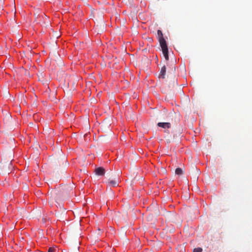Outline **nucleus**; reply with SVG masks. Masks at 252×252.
Returning a JSON list of instances; mask_svg holds the SVG:
<instances>
[{"label": "nucleus", "instance_id": "1", "mask_svg": "<svg viewBox=\"0 0 252 252\" xmlns=\"http://www.w3.org/2000/svg\"><path fill=\"white\" fill-rule=\"evenodd\" d=\"M162 53L163 54V56L166 61H168L169 60V56H168V48L166 43L164 44L163 45H160Z\"/></svg>", "mask_w": 252, "mask_h": 252}, {"label": "nucleus", "instance_id": "2", "mask_svg": "<svg viewBox=\"0 0 252 252\" xmlns=\"http://www.w3.org/2000/svg\"><path fill=\"white\" fill-rule=\"evenodd\" d=\"M157 33H158V39L159 42L160 43V45H163L164 44H166V42L165 39L163 37V35L161 31H160L159 30H158Z\"/></svg>", "mask_w": 252, "mask_h": 252}, {"label": "nucleus", "instance_id": "3", "mask_svg": "<svg viewBox=\"0 0 252 252\" xmlns=\"http://www.w3.org/2000/svg\"><path fill=\"white\" fill-rule=\"evenodd\" d=\"M10 165H11V162L7 163V164H3L2 166H1L0 168L1 169V172L3 174H7V173L9 174V171L10 170V167H9Z\"/></svg>", "mask_w": 252, "mask_h": 252}, {"label": "nucleus", "instance_id": "4", "mask_svg": "<svg viewBox=\"0 0 252 252\" xmlns=\"http://www.w3.org/2000/svg\"><path fill=\"white\" fill-rule=\"evenodd\" d=\"M96 175L98 176H103L105 174V169L102 167H99L95 169L94 170Z\"/></svg>", "mask_w": 252, "mask_h": 252}, {"label": "nucleus", "instance_id": "5", "mask_svg": "<svg viewBox=\"0 0 252 252\" xmlns=\"http://www.w3.org/2000/svg\"><path fill=\"white\" fill-rule=\"evenodd\" d=\"M158 126L163 128H169L171 127V124L170 123H158Z\"/></svg>", "mask_w": 252, "mask_h": 252}, {"label": "nucleus", "instance_id": "6", "mask_svg": "<svg viewBox=\"0 0 252 252\" xmlns=\"http://www.w3.org/2000/svg\"><path fill=\"white\" fill-rule=\"evenodd\" d=\"M118 182H119V181L118 180H109V181H108V184L109 185V186L110 187H116V186H118Z\"/></svg>", "mask_w": 252, "mask_h": 252}, {"label": "nucleus", "instance_id": "7", "mask_svg": "<svg viewBox=\"0 0 252 252\" xmlns=\"http://www.w3.org/2000/svg\"><path fill=\"white\" fill-rule=\"evenodd\" d=\"M166 74V67L165 65L162 66L160 69V73L159 75V77L164 79L165 78V76Z\"/></svg>", "mask_w": 252, "mask_h": 252}, {"label": "nucleus", "instance_id": "8", "mask_svg": "<svg viewBox=\"0 0 252 252\" xmlns=\"http://www.w3.org/2000/svg\"><path fill=\"white\" fill-rule=\"evenodd\" d=\"M175 173L177 175H181L183 174V171L182 170L181 168H177L176 170H175Z\"/></svg>", "mask_w": 252, "mask_h": 252}, {"label": "nucleus", "instance_id": "9", "mask_svg": "<svg viewBox=\"0 0 252 252\" xmlns=\"http://www.w3.org/2000/svg\"><path fill=\"white\" fill-rule=\"evenodd\" d=\"M202 252V249L201 248H195L193 250V252Z\"/></svg>", "mask_w": 252, "mask_h": 252}, {"label": "nucleus", "instance_id": "10", "mask_svg": "<svg viewBox=\"0 0 252 252\" xmlns=\"http://www.w3.org/2000/svg\"><path fill=\"white\" fill-rule=\"evenodd\" d=\"M56 249H55L54 248H50L48 249V252H56Z\"/></svg>", "mask_w": 252, "mask_h": 252}, {"label": "nucleus", "instance_id": "11", "mask_svg": "<svg viewBox=\"0 0 252 252\" xmlns=\"http://www.w3.org/2000/svg\"><path fill=\"white\" fill-rule=\"evenodd\" d=\"M57 195H60V193H59L58 194H57V193H56Z\"/></svg>", "mask_w": 252, "mask_h": 252}]
</instances>
